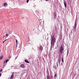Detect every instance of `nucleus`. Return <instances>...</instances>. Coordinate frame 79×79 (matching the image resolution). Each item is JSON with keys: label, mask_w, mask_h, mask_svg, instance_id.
<instances>
[{"label": "nucleus", "mask_w": 79, "mask_h": 79, "mask_svg": "<svg viewBox=\"0 0 79 79\" xmlns=\"http://www.w3.org/2000/svg\"><path fill=\"white\" fill-rule=\"evenodd\" d=\"M50 40L51 47L50 50H52V47H54V45H55V42H56V38H55V36L53 35L52 36V35H51Z\"/></svg>", "instance_id": "1"}, {"label": "nucleus", "mask_w": 79, "mask_h": 79, "mask_svg": "<svg viewBox=\"0 0 79 79\" xmlns=\"http://www.w3.org/2000/svg\"><path fill=\"white\" fill-rule=\"evenodd\" d=\"M68 53H69V51L67 50V55H68Z\"/></svg>", "instance_id": "21"}, {"label": "nucleus", "mask_w": 79, "mask_h": 79, "mask_svg": "<svg viewBox=\"0 0 79 79\" xmlns=\"http://www.w3.org/2000/svg\"><path fill=\"white\" fill-rule=\"evenodd\" d=\"M40 21H41V20H42V19H40Z\"/></svg>", "instance_id": "32"}, {"label": "nucleus", "mask_w": 79, "mask_h": 79, "mask_svg": "<svg viewBox=\"0 0 79 79\" xmlns=\"http://www.w3.org/2000/svg\"><path fill=\"white\" fill-rule=\"evenodd\" d=\"M25 61L26 63H29V61H28L27 60H25Z\"/></svg>", "instance_id": "11"}, {"label": "nucleus", "mask_w": 79, "mask_h": 79, "mask_svg": "<svg viewBox=\"0 0 79 79\" xmlns=\"http://www.w3.org/2000/svg\"><path fill=\"white\" fill-rule=\"evenodd\" d=\"M4 37V36L3 37V38Z\"/></svg>", "instance_id": "34"}, {"label": "nucleus", "mask_w": 79, "mask_h": 79, "mask_svg": "<svg viewBox=\"0 0 79 79\" xmlns=\"http://www.w3.org/2000/svg\"><path fill=\"white\" fill-rule=\"evenodd\" d=\"M64 5L65 6V8H66V7H67V6H66V3L65 2H64Z\"/></svg>", "instance_id": "12"}, {"label": "nucleus", "mask_w": 79, "mask_h": 79, "mask_svg": "<svg viewBox=\"0 0 79 79\" xmlns=\"http://www.w3.org/2000/svg\"><path fill=\"white\" fill-rule=\"evenodd\" d=\"M53 68H54V69H56V65L54 66Z\"/></svg>", "instance_id": "13"}, {"label": "nucleus", "mask_w": 79, "mask_h": 79, "mask_svg": "<svg viewBox=\"0 0 79 79\" xmlns=\"http://www.w3.org/2000/svg\"><path fill=\"white\" fill-rule=\"evenodd\" d=\"M5 40L3 42V43H4V42H5V41H6V40Z\"/></svg>", "instance_id": "23"}, {"label": "nucleus", "mask_w": 79, "mask_h": 79, "mask_svg": "<svg viewBox=\"0 0 79 79\" xmlns=\"http://www.w3.org/2000/svg\"><path fill=\"white\" fill-rule=\"evenodd\" d=\"M20 67L22 68H25V65L24 64H21L20 65Z\"/></svg>", "instance_id": "5"}, {"label": "nucleus", "mask_w": 79, "mask_h": 79, "mask_svg": "<svg viewBox=\"0 0 79 79\" xmlns=\"http://www.w3.org/2000/svg\"><path fill=\"white\" fill-rule=\"evenodd\" d=\"M13 75H14V73H13L12 74L10 78V79H13Z\"/></svg>", "instance_id": "8"}, {"label": "nucleus", "mask_w": 79, "mask_h": 79, "mask_svg": "<svg viewBox=\"0 0 79 79\" xmlns=\"http://www.w3.org/2000/svg\"><path fill=\"white\" fill-rule=\"evenodd\" d=\"M47 79H50V76L49 75H47Z\"/></svg>", "instance_id": "9"}, {"label": "nucleus", "mask_w": 79, "mask_h": 79, "mask_svg": "<svg viewBox=\"0 0 79 79\" xmlns=\"http://www.w3.org/2000/svg\"><path fill=\"white\" fill-rule=\"evenodd\" d=\"M63 50H64V49H63V47L62 46H61L60 47V54H62L63 52Z\"/></svg>", "instance_id": "2"}, {"label": "nucleus", "mask_w": 79, "mask_h": 79, "mask_svg": "<svg viewBox=\"0 0 79 79\" xmlns=\"http://www.w3.org/2000/svg\"><path fill=\"white\" fill-rule=\"evenodd\" d=\"M57 67L58 66V63H57Z\"/></svg>", "instance_id": "27"}, {"label": "nucleus", "mask_w": 79, "mask_h": 79, "mask_svg": "<svg viewBox=\"0 0 79 79\" xmlns=\"http://www.w3.org/2000/svg\"><path fill=\"white\" fill-rule=\"evenodd\" d=\"M57 63H58V62H57Z\"/></svg>", "instance_id": "35"}, {"label": "nucleus", "mask_w": 79, "mask_h": 79, "mask_svg": "<svg viewBox=\"0 0 79 79\" xmlns=\"http://www.w3.org/2000/svg\"><path fill=\"white\" fill-rule=\"evenodd\" d=\"M39 50L40 51H41V50H43V47L41 45H40V47H39Z\"/></svg>", "instance_id": "4"}, {"label": "nucleus", "mask_w": 79, "mask_h": 79, "mask_svg": "<svg viewBox=\"0 0 79 79\" xmlns=\"http://www.w3.org/2000/svg\"><path fill=\"white\" fill-rule=\"evenodd\" d=\"M56 13L55 12H54V19H56Z\"/></svg>", "instance_id": "6"}, {"label": "nucleus", "mask_w": 79, "mask_h": 79, "mask_svg": "<svg viewBox=\"0 0 79 79\" xmlns=\"http://www.w3.org/2000/svg\"><path fill=\"white\" fill-rule=\"evenodd\" d=\"M16 58H17L16 57H15L16 59Z\"/></svg>", "instance_id": "33"}, {"label": "nucleus", "mask_w": 79, "mask_h": 79, "mask_svg": "<svg viewBox=\"0 0 79 79\" xmlns=\"http://www.w3.org/2000/svg\"><path fill=\"white\" fill-rule=\"evenodd\" d=\"M2 69H1L0 70V72H2Z\"/></svg>", "instance_id": "24"}, {"label": "nucleus", "mask_w": 79, "mask_h": 79, "mask_svg": "<svg viewBox=\"0 0 79 79\" xmlns=\"http://www.w3.org/2000/svg\"><path fill=\"white\" fill-rule=\"evenodd\" d=\"M58 62H59V64H60V61H58Z\"/></svg>", "instance_id": "28"}, {"label": "nucleus", "mask_w": 79, "mask_h": 79, "mask_svg": "<svg viewBox=\"0 0 79 79\" xmlns=\"http://www.w3.org/2000/svg\"><path fill=\"white\" fill-rule=\"evenodd\" d=\"M16 47H18V44H16Z\"/></svg>", "instance_id": "26"}, {"label": "nucleus", "mask_w": 79, "mask_h": 79, "mask_svg": "<svg viewBox=\"0 0 79 79\" xmlns=\"http://www.w3.org/2000/svg\"><path fill=\"white\" fill-rule=\"evenodd\" d=\"M61 61L63 63H64V60H63V57H62Z\"/></svg>", "instance_id": "15"}, {"label": "nucleus", "mask_w": 79, "mask_h": 79, "mask_svg": "<svg viewBox=\"0 0 79 79\" xmlns=\"http://www.w3.org/2000/svg\"><path fill=\"white\" fill-rule=\"evenodd\" d=\"M5 63V61H4V62H3V63Z\"/></svg>", "instance_id": "29"}, {"label": "nucleus", "mask_w": 79, "mask_h": 79, "mask_svg": "<svg viewBox=\"0 0 79 79\" xmlns=\"http://www.w3.org/2000/svg\"><path fill=\"white\" fill-rule=\"evenodd\" d=\"M56 75H57V74H56L55 75H54V77H56Z\"/></svg>", "instance_id": "20"}, {"label": "nucleus", "mask_w": 79, "mask_h": 79, "mask_svg": "<svg viewBox=\"0 0 79 79\" xmlns=\"http://www.w3.org/2000/svg\"><path fill=\"white\" fill-rule=\"evenodd\" d=\"M8 61H9L8 59H7V60H6L5 63H7V62H8Z\"/></svg>", "instance_id": "17"}, {"label": "nucleus", "mask_w": 79, "mask_h": 79, "mask_svg": "<svg viewBox=\"0 0 79 79\" xmlns=\"http://www.w3.org/2000/svg\"><path fill=\"white\" fill-rule=\"evenodd\" d=\"M16 45H18V40L16 39Z\"/></svg>", "instance_id": "18"}, {"label": "nucleus", "mask_w": 79, "mask_h": 79, "mask_svg": "<svg viewBox=\"0 0 79 79\" xmlns=\"http://www.w3.org/2000/svg\"><path fill=\"white\" fill-rule=\"evenodd\" d=\"M50 74L51 76V78L52 79H53V77H52V71H51V70H50Z\"/></svg>", "instance_id": "7"}, {"label": "nucleus", "mask_w": 79, "mask_h": 79, "mask_svg": "<svg viewBox=\"0 0 79 79\" xmlns=\"http://www.w3.org/2000/svg\"><path fill=\"white\" fill-rule=\"evenodd\" d=\"M76 26H77V23H76V22H75L74 25V27H73L74 30L73 31H76Z\"/></svg>", "instance_id": "3"}, {"label": "nucleus", "mask_w": 79, "mask_h": 79, "mask_svg": "<svg viewBox=\"0 0 79 79\" xmlns=\"http://www.w3.org/2000/svg\"><path fill=\"white\" fill-rule=\"evenodd\" d=\"M29 0H27V3H28V2H29Z\"/></svg>", "instance_id": "22"}, {"label": "nucleus", "mask_w": 79, "mask_h": 79, "mask_svg": "<svg viewBox=\"0 0 79 79\" xmlns=\"http://www.w3.org/2000/svg\"><path fill=\"white\" fill-rule=\"evenodd\" d=\"M3 56H0V60H2V59H3Z\"/></svg>", "instance_id": "14"}, {"label": "nucleus", "mask_w": 79, "mask_h": 79, "mask_svg": "<svg viewBox=\"0 0 79 79\" xmlns=\"http://www.w3.org/2000/svg\"><path fill=\"white\" fill-rule=\"evenodd\" d=\"M1 75H2V73H0V77H1Z\"/></svg>", "instance_id": "25"}, {"label": "nucleus", "mask_w": 79, "mask_h": 79, "mask_svg": "<svg viewBox=\"0 0 79 79\" xmlns=\"http://www.w3.org/2000/svg\"><path fill=\"white\" fill-rule=\"evenodd\" d=\"M47 74L48 76H49V71H48V70H47Z\"/></svg>", "instance_id": "10"}, {"label": "nucleus", "mask_w": 79, "mask_h": 79, "mask_svg": "<svg viewBox=\"0 0 79 79\" xmlns=\"http://www.w3.org/2000/svg\"><path fill=\"white\" fill-rule=\"evenodd\" d=\"M6 2H4V6H6Z\"/></svg>", "instance_id": "16"}, {"label": "nucleus", "mask_w": 79, "mask_h": 79, "mask_svg": "<svg viewBox=\"0 0 79 79\" xmlns=\"http://www.w3.org/2000/svg\"><path fill=\"white\" fill-rule=\"evenodd\" d=\"M23 72H24V70H23Z\"/></svg>", "instance_id": "30"}, {"label": "nucleus", "mask_w": 79, "mask_h": 79, "mask_svg": "<svg viewBox=\"0 0 79 79\" xmlns=\"http://www.w3.org/2000/svg\"><path fill=\"white\" fill-rule=\"evenodd\" d=\"M46 0V1H48V0Z\"/></svg>", "instance_id": "31"}, {"label": "nucleus", "mask_w": 79, "mask_h": 79, "mask_svg": "<svg viewBox=\"0 0 79 79\" xmlns=\"http://www.w3.org/2000/svg\"><path fill=\"white\" fill-rule=\"evenodd\" d=\"M8 34H6L5 36H4V37H7L8 36Z\"/></svg>", "instance_id": "19"}]
</instances>
